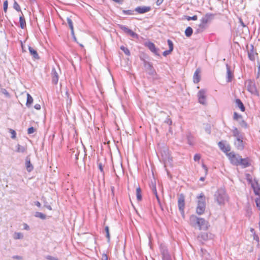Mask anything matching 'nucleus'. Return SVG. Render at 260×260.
<instances>
[{
	"instance_id": "11",
	"label": "nucleus",
	"mask_w": 260,
	"mask_h": 260,
	"mask_svg": "<svg viewBox=\"0 0 260 260\" xmlns=\"http://www.w3.org/2000/svg\"><path fill=\"white\" fill-rule=\"evenodd\" d=\"M151 10L150 6H138L135 9V11L138 14H144Z\"/></svg>"
},
{
	"instance_id": "43",
	"label": "nucleus",
	"mask_w": 260,
	"mask_h": 260,
	"mask_svg": "<svg viewBox=\"0 0 260 260\" xmlns=\"http://www.w3.org/2000/svg\"><path fill=\"white\" fill-rule=\"evenodd\" d=\"M239 124L243 127L247 128V123L242 118L240 119L239 121Z\"/></svg>"
},
{
	"instance_id": "19",
	"label": "nucleus",
	"mask_w": 260,
	"mask_h": 260,
	"mask_svg": "<svg viewBox=\"0 0 260 260\" xmlns=\"http://www.w3.org/2000/svg\"><path fill=\"white\" fill-rule=\"evenodd\" d=\"M199 217H198L195 215H191L190 217V224L194 228H197L199 222Z\"/></svg>"
},
{
	"instance_id": "16",
	"label": "nucleus",
	"mask_w": 260,
	"mask_h": 260,
	"mask_svg": "<svg viewBox=\"0 0 260 260\" xmlns=\"http://www.w3.org/2000/svg\"><path fill=\"white\" fill-rule=\"evenodd\" d=\"M160 251L162 254V260L171 258L168 250L165 246H160Z\"/></svg>"
},
{
	"instance_id": "14",
	"label": "nucleus",
	"mask_w": 260,
	"mask_h": 260,
	"mask_svg": "<svg viewBox=\"0 0 260 260\" xmlns=\"http://www.w3.org/2000/svg\"><path fill=\"white\" fill-rule=\"evenodd\" d=\"M226 81L227 82H230L232 81L234 75L233 72L231 69V67L228 64H226Z\"/></svg>"
},
{
	"instance_id": "59",
	"label": "nucleus",
	"mask_w": 260,
	"mask_h": 260,
	"mask_svg": "<svg viewBox=\"0 0 260 260\" xmlns=\"http://www.w3.org/2000/svg\"><path fill=\"white\" fill-rule=\"evenodd\" d=\"M172 52V51H170V50L169 49L168 50H166V51H164L162 53V55L164 56H166L168 55H169V54H170Z\"/></svg>"
},
{
	"instance_id": "53",
	"label": "nucleus",
	"mask_w": 260,
	"mask_h": 260,
	"mask_svg": "<svg viewBox=\"0 0 260 260\" xmlns=\"http://www.w3.org/2000/svg\"><path fill=\"white\" fill-rule=\"evenodd\" d=\"M255 202L256 205V207L258 208V209L260 210V198H257L255 200Z\"/></svg>"
},
{
	"instance_id": "50",
	"label": "nucleus",
	"mask_w": 260,
	"mask_h": 260,
	"mask_svg": "<svg viewBox=\"0 0 260 260\" xmlns=\"http://www.w3.org/2000/svg\"><path fill=\"white\" fill-rule=\"evenodd\" d=\"M152 52H153L155 55L160 56V54L159 53V49L158 48H156V47L152 49L151 51Z\"/></svg>"
},
{
	"instance_id": "2",
	"label": "nucleus",
	"mask_w": 260,
	"mask_h": 260,
	"mask_svg": "<svg viewBox=\"0 0 260 260\" xmlns=\"http://www.w3.org/2000/svg\"><path fill=\"white\" fill-rule=\"evenodd\" d=\"M214 199L219 205L224 204L227 199L225 189L222 188L218 189L214 194Z\"/></svg>"
},
{
	"instance_id": "3",
	"label": "nucleus",
	"mask_w": 260,
	"mask_h": 260,
	"mask_svg": "<svg viewBox=\"0 0 260 260\" xmlns=\"http://www.w3.org/2000/svg\"><path fill=\"white\" fill-rule=\"evenodd\" d=\"M197 198L198 200L196 212L198 214L202 215L204 212L206 208L205 197L204 194L202 192L198 196Z\"/></svg>"
},
{
	"instance_id": "28",
	"label": "nucleus",
	"mask_w": 260,
	"mask_h": 260,
	"mask_svg": "<svg viewBox=\"0 0 260 260\" xmlns=\"http://www.w3.org/2000/svg\"><path fill=\"white\" fill-rule=\"evenodd\" d=\"M33 103V98L29 93H27V100L26 103V106L29 108L31 107Z\"/></svg>"
},
{
	"instance_id": "22",
	"label": "nucleus",
	"mask_w": 260,
	"mask_h": 260,
	"mask_svg": "<svg viewBox=\"0 0 260 260\" xmlns=\"http://www.w3.org/2000/svg\"><path fill=\"white\" fill-rule=\"evenodd\" d=\"M25 166L28 172L32 171L34 169V167L30 162L29 156H27L25 158Z\"/></svg>"
},
{
	"instance_id": "51",
	"label": "nucleus",
	"mask_w": 260,
	"mask_h": 260,
	"mask_svg": "<svg viewBox=\"0 0 260 260\" xmlns=\"http://www.w3.org/2000/svg\"><path fill=\"white\" fill-rule=\"evenodd\" d=\"M186 19L188 21L197 20L198 19V16L197 15H194L192 17L186 16Z\"/></svg>"
},
{
	"instance_id": "46",
	"label": "nucleus",
	"mask_w": 260,
	"mask_h": 260,
	"mask_svg": "<svg viewBox=\"0 0 260 260\" xmlns=\"http://www.w3.org/2000/svg\"><path fill=\"white\" fill-rule=\"evenodd\" d=\"M242 118V116L241 115L239 114L237 112H235L234 113V119L237 121H239L240 119Z\"/></svg>"
},
{
	"instance_id": "26",
	"label": "nucleus",
	"mask_w": 260,
	"mask_h": 260,
	"mask_svg": "<svg viewBox=\"0 0 260 260\" xmlns=\"http://www.w3.org/2000/svg\"><path fill=\"white\" fill-rule=\"evenodd\" d=\"M206 27L207 25H205L204 23L201 22V23L199 25V27L195 30L194 34H198L202 32L206 28Z\"/></svg>"
},
{
	"instance_id": "7",
	"label": "nucleus",
	"mask_w": 260,
	"mask_h": 260,
	"mask_svg": "<svg viewBox=\"0 0 260 260\" xmlns=\"http://www.w3.org/2000/svg\"><path fill=\"white\" fill-rule=\"evenodd\" d=\"M178 206L179 211L181 214L183 215L184 213L185 197L183 193L178 195Z\"/></svg>"
},
{
	"instance_id": "57",
	"label": "nucleus",
	"mask_w": 260,
	"mask_h": 260,
	"mask_svg": "<svg viewBox=\"0 0 260 260\" xmlns=\"http://www.w3.org/2000/svg\"><path fill=\"white\" fill-rule=\"evenodd\" d=\"M152 191H153V192L154 193V194H155L157 201L159 202V197H158V196L157 194V191H156V187L155 186L154 187V188L152 189Z\"/></svg>"
},
{
	"instance_id": "35",
	"label": "nucleus",
	"mask_w": 260,
	"mask_h": 260,
	"mask_svg": "<svg viewBox=\"0 0 260 260\" xmlns=\"http://www.w3.org/2000/svg\"><path fill=\"white\" fill-rule=\"evenodd\" d=\"M13 238L14 239H22L23 238V235L20 232H15L13 234Z\"/></svg>"
},
{
	"instance_id": "10",
	"label": "nucleus",
	"mask_w": 260,
	"mask_h": 260,
	"mask_svg": "<svg viewBox=\"0 0 260 260\" xmlns=\"http://www.w3.org/2000/svg\"><path fill=\"white\" fill-rule=\"evenodd\" d=\"M199 222L197 228H198L200 230H207L208 227L210 226L209 222L205 219L202 218H199Z\"/></svg>"
},
{
	"instance_id": "15",
	"label": "nucleus",
	"mask_w": 260,
	"mask_h": 260,
	"mask_svg": "<svg viewBox=\"0 0 260 260\" xmlns=\"http://www.w3.org/2000/svg\"><path fill=\"white\" fill-rule=\"evenodd\" d=\"M52 82L54 84H57L58 81L59 76L55 69L53 68L51 71Z\"/></svg>"
},
{
	"instance_id": "44",
	"label": "nucleus",
	"mask_w": 260,
	"mask_h": 260,
	"mask_svg": "<svg viewBox=\"0 0 260 260\" xmlns=\"http://www.w3.org/2000/svg\"><path fill=\"white\" fill-rule=\"evenodd\" d=\"M232 133L233 136L234 137L241 134V133L239 131L237 127H234L233 129L232 130Z\"/></svg>"
},
{
	"instance_id": "29",
	"label": "nucleus",
	"mask_w": 260,
	"mask_h": 260,
	"mask_svg": "<svg viewBox=\"0 0 260 260\" xmlns=\"http://www.w3.org/2000/svg\"><path fill=\"white\" fill-rule=\"evenodd\" d=\"M186 138L187 143L190 146H193L194 144L193 137L190 134H188L186 136Z\"/></svg>"
},
{
	"instance_id": "45",
	"label": "nucleus",
	"mask_w": 260,
	"mask_h": 260,
	"mask_svg": "<svg viewBox=\"0 0 260 260\" xmlns=\"http://www.w3.org/2000/svg\"><path fill=\"white\" fill-rule=\"evenodd\" d=\"M232 133L233 136L234 137L241 134V133L239 131L237 127H234L233 129L232 130Z\"/></svg>"
},
{
	"instance_id": "24",
	"label": "nucleus",
	"mask_w": 260,
	"mask_h": 260,
	"mask_svg": "<svg viewBox=\"0 0 260 260\" xmlns=\"http://www.w3.org/2000/svg\"><path fill=\"white\" fill-rule=\"evenodd\" d=\"M235 103L236 106L238 107L242 112H244L245 110V107L240 99H237L235 100Z\"/></svg>"
},
{
	"instance_id": "62",
	"label": "nucleus",
	"mask_w": 260,
	"mask_h": 260,
	"mask_svg": "<svg viewBox=\"0 0 260 260\" xmlns=\"http://www.w3.org/2000/svg\"><path fill=\"white\" fill-rule=\"evenodd\" d=\"M12 258L13 259H17V260H22L23 259V258L22 256H19V255H14Z\"/></svg>"
},
{
	"instance_id": "54",
	"label": "nucleus",
	"mask_w": 260,
	"mask_h": 260,
	"mask_svg": "<svg viewBox=\"0 0 260 260\" xmlns=\"http://www.w3.org/2000/svg\"><path fill=\"white\" fill-rule=\"evenodd\" d=\"M201 159V155L199 154H196L193 157V160L195 161H198Z\"/></svg>"
},
{
	"instance_id": "31",
	"label": "nucleus",
	"mask_w": 260,
	"mask_h": 260,
	"mask_svg": "<svg viewBox=\"0 0 260 260\" xmlns=\"http://www.w3.org/2000/svg\"><path fill=\"white\" fill-rule=\"evenodd\" d=\"M257 187H254V185L253 184H251V187L253 189L254 192L255 194L259 196L260 194V186L258 183L256 182Z\"/></svg>"
},
{
	"instance_id": "12",
	"label": "nucleus",
	"mask_w": 260,
	"mask_h": 260,
	"mask_svg": "<svg viewBox=\"0 0 260 260\" xmlns=\"http://www.w3.org/2000/svg\"><path fill=\"white\" fill-rule=\"evenodd\" d=\"M214 14L212 13H207L201 20V22L205 25H207L208 22H211L214 18Z\"/></svg>"
},
{
	"instance_id": "37",
	"label": "nucleus",
	"mask_w": 260,
	"mask_h": 260,
	"mask_svg": "<svg viewBox=\"0 0 260 260\" xmlns=\"http://www.w3.org/2000/svg\"><path fill=\"white\" fill-rule=\"evenodd\" d=\"M105 231L106 232V237L107 239V242H110V235L109 232V228L108 226L105 227Z\"/></svg>"
},
{
	"instance_id": "60",
	"label": "nucleus",
	"mask_w": 260,
	"mask_h": 260,
	"mask_svg": "<svg viewBox=\"0 0 260 260\" xmlns=\"http://www.w3.org/2000/svg\"><path fill=\"white\" fill-rule=\"evenodd\" d=\"M236 140H243V134L242 133L235 137Z\"/></svg>"
},
{
	"instance_id": "48",
	"label": "nucleus",
	"mask_w": 260,
	"mask_h": 260,
	"mask_svg": "<svg viewBox=\"0 0 260 260\" xmlns=\"http://www.w3.org/2000/svg\"><path fill=\"white\" fill-rule=\"evenodd\" d=\"M98 168L100 170L101 172L103 174V175L104 176V171L103 168V165L102 162L98 161Z\"/></svg>"
},
{
	"instance_id": "4",
	"label": "nucleus",
	"mask_w": 260,
	"mask_h": 260,
	"mask_svg": "<svg viewBox=\"0 0 260 260\" xmlns=\"http://www.w3.org/2000/svg\"><path fill=\"white\" fill-rule=\"evenodd\" d=\"M160 153L161 154V158L165 164L167 162L170 163L172 161V158L170 157L169 150L166 146H163L160 148Z\"/></svg>"
},
{
	"instance_id": "41",
	"label": "nucleus",
	"mask_w": 260,
	"mask_h": 260,
	"mask_svg": "<svg viewBox=\"0 0 260 260\" xmlns=\"http://www.w3.org/2000/svg\"><path fill=\"white\" fill-rule=\"evenodd\" d=\"M16 147H17L16 151L17 152H24L25 151V147L21 146L19 144H18Z\"/></svg>"
},
{
	"instance_id": "17",
	"label": "nucleus",
	"mask_w": 260,
	"mask_h": 260,
	"mask_svg": "<svg viewBox=\"0 0 260 260\" xmlns=\"http://www.w3.org/2000/svg\"><path fill=\"white\" fill-rule=\"evenodd\" d=\"M247 90L251 93H255L257 92L256 88L255 83L252 81H249L247 85Z\"/></svg>"
},
{
	"instance_id": "55",
	"label": "nucleus",
	"mask_w": 260,
	"mask_h": 260,
	"mask_svg": "<svg viewBox=\"0 0 260 260\" xmlns=\"http://www.w3.org/2000/svg\"><path fill=\"white\" fill-rule=\"evenodd\" d=\"M35 129L32 126H31L27 129L28 134H31L32 133H34L35 132Z\"/></svg>"
},
{
	"instance_id": "56",
	"label": "nucleus",
	"mask_w": 260,
	"mask_h": 260,
	"mask_svg": "<svg viewBox=\"0 0 260 260\" xmlns=\"http://www.w3.org/2000/svg\"><path fill=\"white\" fill-rule=\"evenodd\" d=\"M45 257L48 260H58V259L57 257H53L49 255H47Z\"/></svg>"
},
{
	"instance_id": "8",
	"label": "nucleus",
	"mask_w": 260,
	"mask_h": 260,
	"mask_svg": "<svg viewBox=\"0 0 260 260\" xmlns=\"http://www.w3.org/2000/svg\"><path fill=\"white\" fill-rule=\"evenodd\" d=\"M214 235L208 232H202L198 236V239L202 242L212 239Z\"/></svg>"
},
{
	"instance_id": "58",
	"label": "nucleus",
	"mask_w": 260,
	"mask_h": 260,
	"mask_svg": "<svg viewBox=\"0 0 260 260\" xmlns=\"http://www.w3.org/2000/svg\"><path fill=\"white\" fill-rule=\"evenodd\" d=\"M1 92L4 94L6 95L7 96H9V93L7 91L6 89L2 88Z\"/></svg>"
},
{
	"instance_id": "5",
	"label": "nucleus",
	"mask_w": 260,
	"mask_h": 260,
	"mask_svg": "<svg viewBox=\"0 0 260 260\" xmlns=\"http://www.w3.org/2000/svg\"><path fill=\"white\" fill-rule=\"evenodd\" d=\"M232 164L234 166H239V161L241 156L239 154H236L234 152L227 154Z\"/></svg>"
},
{
	"instance_id": "23",
	"label": "nucleus",
	"mask_w": 260,
	"mask_h": 260,
	"mask_svg": "<svg viewBox=\"0 0 260 260\" xmlns=\"http://www.w3.org/2000/svg\"><path fill=\"white\" fill-rule=\"evenodd\" d=\"M28 50H29L30 54L32 56L33 58L35 59H40V56H39L36 50H35V49H34L32 47H31L30 46H28Z\"/></svg>"
},
{
	"instance_id": "32",
	"label": "nucleus",
	"mask_w": 260,
	"mask_h": 260,
	"mask_svg": "<svg viewBox=\"0 0 260 260\" xmlns=\"http://www.w3.org/2000/svg\"><path fill=\"white\" fill-rule=\"evenodd\" d=\"M64 98L66 99L67 105H71L72 103V99L68 90H66Z\"/></svg>"
},
{
	"instance_id": "49",
	"label": "nucleus",
	"mask_w": 260,
	"mask_h": 260,
	"mask_svg": "<svg viewBox=\"0 0 260 260\" xmlns=\"http://www.w3.org/2000/svg\"><path fill=\"white\" fill-rule=\"evenodd\" d=\"M9 132L11 134V138L15 139L16 137V133L14 129H9Z\"/></svg>"
},
{
	"instance_id": "63",
	"label": "nucleus",
	"mask_w": 260,
	"mask_h": 260,
	"mask_svg": "<svg viewBox=\"0 0 260 260\" xmlns=\"http://www.w3.org/2000/svg\"><path fill=\"white\" fill-rule=\"evenodd\" d=\"M165 122L169 125L172 124V120L169 117H167Z\"/></svg>"
},
{
	"instance_id": "38",
	"label": "nucleus",
	"mask_w": 260,
	"mask_h": 260,
	"mask_svg": "<svg viewBox=\"0 0 260 260\" xmlns=\"http://www.w3.org/2000/svg\"><path fill=\"white\" fill-rule=\"evenodd\" d=\"M35 217L40 218L42 219H45L46 218V215L44 214L39 212H36L35 214Z\"/></svg>"
},
{
	"instance_id": "20",
	"label": "nucleus",
	"mask_w": 260,
	"mask_h": 260,
	"mask_svg": "<svg viewBox=\"0 0 260 260\" xmlns=\"http://www.w3.org/2000/svg\"><path fill=\"white\" fill-rule=\"evenodd\" d=\"M201 73V70L198 68L197 69L194 73V75H193V82L194 83H198L200 81V79H201V76H200V74Z\"/></svg>"
},
{
	"instance_id": "33",
	"label": "nucleus",
	"mask_w": 260,
	"mask_h": 260,
	"mask_svg": "<svg viewBox=\"0 0 260 260\" xmlns=\"http://www.w3.org/2000/svg\"><path fill=\"white\" fill-rule=\"evenodd\" d=\"M192 28L190 26H188L185 30V35L186 36V37H190L192 35Z\"/></svg>"
},
{
	"instance_id": "6",
	"label": "nucleus",
	"mask_w": 260,
	"mask_h": 260,
	"mask_svg": "<svg viewBox=\"0 0 260 260\" xmlns=\"http://www.w3.org/2000/svg\"><path fill=\"white\" fill-rule=\"evenodd\" d=\"M118 27L122 30L124 33L126 34L127 35L130 36L133 38L138 39L139 37V36L137 34L134 32L132 29L128 28L127 26L125 25H123L122 24H118Z\"/></svg>"
},
{
	"instance_id": "18",
	"label": "nucleus",
	"mask_w": 260,
	"mask_h": 260,
	"mask_svg": "<svg viewBox=\"0 0 260 260\" xmlns=\"http://www.w3.org/2000/svg\"><path fill=\"white\" fill-rule=\"evenodd\" d=\"M218 145L220 150L224 152H228L231 150V147L229 145L225 146L223 141H220L218 143Z\"/></svg>"
},
{
	"instance_id": "25",
	"label": "nucleus",
	"mask_w": 260,
	"mask_h": 260,
	"mask_svg": "<svg viewBox=\"0 0 260 260\" xmlns=\"http://www.w3.org/2000/svg\"><path fill=\"white\" fill-rule=\"evenodd\" d=\"M251 48L250 50L248 51V56L249 59L251 61L255 60V56L254 53V46L253 45H251Z\"/></svg>"
},
{
	"instance_id": "64",
	"label": "nucleus",
	"mask_w": 260,
	"mask_h": 260,
	"mask_svg": "<svg viewBox=\"0 0 260 260\" xmlns=\"http://www.w3.org/2000/svg\"><path fill=\"white\" fill-rule=\"evenodd\" d=\"M23 226H24L23 229L24 230H27V231L29 230V229H30L29 226L26 223H24Z\"/></svg>"
},
{
	"instance_id": "21",
	"label": "nucleus",
	"mask_w": 260,
	"mask_h": 260,
	"mask_svg": "<svg viewBox=\"0 0 260 260\" xmlns=\"http://www.w3.org/2000/svg\"><path fill=\"white\" fill-rule=\"evenodd\" d=\"M234 144L237 149L240 150H242L244 149V143L243 140H236Z\"/></svg>"
},
{
	"instance_id": "1",
	"label": "nucleus",
	"mask_w": 260,
	"mask_h": 260,
	"mask_svg": "<svg viewBox=\"0 0 260 260\" xmlns=\"http://www.w3.org/2000/svg\"><path fill=\"white\" fill-rule=\"evenodd\" d=\"M148 58V56L146 54H143V55L140 56V59L143 62L146 72L151 76L156 75V72L152 66V63L146 60V58Z\"/></svg>"
},
{
	"instance_id": "13",
	"label": "nucleus",
	"mask_w": 260,
	"mask_h": 260,
	"mask_svg": "<svg viewBox=\"0 0 260 260\" xmlns=\"http://www.w3.org/2000/svg\"><path fill=\"white\" fill-rule=\"evenodd\" d=\"M251 165L250 159L248 157L242 158V157L240 159L239 166H242L243 168H247Z\"/></svg>"
},
{
	"instance_id": "36",
	"label": "nucleus",
	"mask_w": 260,
	"mask_h": 260,
	"mask_svg": "<svg viewBox=\"0 0 260 260\" xmlns=\"http://www.w3.org/2000/svg\"><path fill=\"white\" fill-rule=\"evenodd\" d=\"M145 46L147 47L150 51H151L155 47V44L153 43L150 41L145 43Z\"/></svg>"
},
{
	"instance_id": "61",
	"label": "nucleus",
	"mask_w": 260,
	"mask_h": 260,
	"mask_svg": "<svg viewBox=\"0 0 260 260\" xmlns=\"http://www.w3.org/2000/svg\"><path fill=\"white\" fill-rule=\"evenodd\" d=\"M102 260H108V256L107 254L103 253L102 255Z\"/></svg>"
},
{
	"instance_id": "34",
	"label": "nucleus",
	"mask_w": 260,
	"mask_h": 260,
	"mask_svg": "<svg viewBox=\"0 0 260 260\" xmlns=\"http://www.w3.org/2000/svg\"><path fill=\"white\" fill-rule=\"evenodd\" d=\"M67 22L68 23V25L69 26V27L71 30V34L72 35H74V27H73V21L72 20V19L69 18V17H68L67 19Z\"/></svg>"
},
{
	"instance_id": "42",
	"label": "nucleus",
	"mask_w": 260,
	"mask_h": 260,
	"mask_svg": "<svg viewBox=\"0 0 260 260\" xmlns=\"http://www.w3.org/2000/svg\"><path fill=\"white\" fill-rule=\"evenodd\" d=\"M13 8L18 12L21 11L20 6L19 5V4L17 3V2L16 1H14V2Z\"/></svg>"
},
{
	"instance_id": "52",
	"label": "nucleus",
	"mask_w": 260,
	"mask_h": 260,
	"mask_svg": "<svg viewBox=\"0 0 260 260\" xmlns=\"http://www.w3.org/2000/svg\"><path fill=\"white\" fill-rule=\"evenodd\" d=\"M3 6H4V11L5 13H6L7 11L8 7V2L7 0L5 1L4 2Z\"/></svg>"
},
{
	"instance_id": "9",
	"label": "nucleus",
	"mask_w": 260,
	"mask_h": 260,
	"mask_svg": "<svg viewBox=\"0 0 260 260\" xmlns=\"http://www.w3.org/2000/svg\"><path fill=\"white\" fill-rule=\"evenodd\" d=\"M206 91L205 89H201L198 93L199 102L202 105L206 104Z\"/></svg>"
},
{
	"instance_id": "39",
	"label": "nucleus",
	"mask_w": 260,
	"mask_h": 260,
	"mask_svg": "<svg viewBox=\"0 0 260 260\" xmlns=\"http://www.w3.org/2000/svg\"><path fill=\"white\" fill-rule=\"evenodd\" d=\"M134 11H135L132 10H123L122 11V13L124 15H132L134 14Z\"/></svg>"
},
{
	"instance_id": "27",
	"label": "nucleus",
	"mask_w": 260,
	"mask_h": 260,
	"mask_svg": "<svg viewBox=\"0 0 260 260\" xmlns=\"http://www.w3.org/2000/svg\"><path fill=\"white\" fill-rule=\"evenodd\" d=\"M136 197L137 200L138 201H141L142 200V190L140 187H138L136 188Z\"/></svg>"
},
{
	"instance_id": "30",
	"label": "nucleus",
	"mask_w": 260,
	"mask_h": 260,
	"mask_svg": "<svg viewBox=\"0 0 260 260\" xmlns=\"http://www.w3.org/2000/svg\"><path fill=\"white\" fill-rule=\"evenodd\" d=\"M19 23H20V27L23 29L26 26V22H25V19L24 17V16H20L19 17Z\"/></svg>"
},
{
	"instance_id": "40",
	"label": "nucleus",
	"mask_w": 260,
	"mask_h": 260,
	"mask_svg": "<svg viewBox=\"0 0 260 260\" xmlns=\"http://www.w3.org/2000/svg\"><path fill=\"white\" fill-rule=\"evenodd\" d=\"M120 49H121V50H122V51L124 52V53L126 55H127V56H129V55H131V52H130V51H129V49H128L127 48L125 47H124V46H121L120 47Z\"/></svg>"
},
{
	"instance_id": "47",
	"label": "nucleus",
	"mask_w": 260,
	"mask_h": 260,
	"mask_svg": "<svg viewBox=\"0 0 260 260\" xmlns=\"http://www.w3.org/2000/svg\"><path fill=\"white\" fill-rule=\"evenodd\" d=\"M167 43H168L169 48V49L170 50V51H173V49H174V44H173V42L171 40L168 39L167 40Z\"/></svg>"
}]
</instances>
